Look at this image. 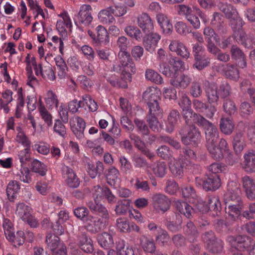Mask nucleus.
I'll use <instances>...</instances> for the list:
<instances>
[{
    "mask_svg": "<svg viewBox=\"0 0 255 255\" xmlns=\"http://www.w3.org/2000/svg\"><path fill=\"white\" fill-rule=\"evenodd\" d=\"M74 213L78 218L84 221L87 230L92 233L97 232L104 228L108 220L88 215V210L84 207L76 208Z\"/></svg>",
    "mask_w": 255,
    "mask_h": 255,
    "instance_id": "1",
    "label": "nucleus"
},
{
    "mask_svg": "<svg viewBox=\"0 0 255 255\" xmlns=\"http://www.w3.org/2000/svg\"><path fill=\"white\" fill-rule=\"evenodd\" d=\"M105 187H101L99 185L94 186L91 191V194L94 198V202L90 201L87 203V206L92 211L97 213L102 218L108 220L109 214L107 208L100 203L102 200Z\"/></svg>",
    "mask_w": 255,
    "mask_h": 255,
    "instance_id": "2",
    "label": "nucleus"
},
{
    "mask_svg": "<svg viewBox=\"0 0 255 255\" xmlns=\"http://www.w3.org/2000/svg\"><path fill=\"white\" fill-rule=\"evenodd\" d=\"M227 241L233 248L240 251L248 250V255H255V244L253 240L248 236H229Z\"/></svg>",
    "mask_w": 255,
    "mask_h": 255,
    "instance_id": "3",
    "label": "nucleus"
},
{
    "mask_svg": "<svg viewBox=\"0 0 255 255\" xmlns=\"http://www.w3.org/2000/svg\"><path fill=\"white\" fill-rule=\"evenodd\" d=\"M230 87L227 84H223L219 87L215 84H210L206 87L205 92L210 104L217 102L219 97L225 98L230 94Z\"/></svg>",
    "mask_w": 255,
    "mask_h": 255,
    "instance_id": "4",
    "label": "nucleus"
},
{
    "mask_svg": "<svg viewBox=\"0 0 255 255\" xmlns=\"http://www.w3.org/2000/svg\"><path fill=\"white\" fill-rule=\"evenodd\" d=\"M160 70L163 74L171 77L170 83L175 87L185 89L191 81V78L190 77L184 74H176V73H173L169 67L166 66V64L161 65Z\"/></svg>",
    "mask_w": 255,
    "mask_h": 255,
    "instance_id": "5",
    "label": "nucleus"
},
{
    "mask_svg": "<svg viewBox=\"0 0 255 255\" xmlns=\"http://www.w3.org/2000/svg\"><path fill=\"white\" fill-rule=\"evenodd\" d=\"M15 213L17 217L31 228H36L39 226L38 220L33 215L32 209L26 204L23 203L17 204Z\"/></svg>",
    "mask_w": 255,
    "mask_h": 255,
    "instance_id": "6",
    "label": "nucleus"
},
{
    "mask_svg": "<svg viewBox=\"0 0 255 255\" xmlns=\"http://www.w3.org/2000/svg\"><path fill=\"white\" fill-rule=\"evenodd\" d=\"M179 133L181 136L182 143L186 145L195 146L200 141V133L194 125H186Z\"/></svg>",
    "mask_w": 255,
    "mask_h": 255,
    "instance_id": "7",
    "label": "nucleus"
},
{
    "mask_svg": "<svg viewBox=\"0 0 255 255\" xmlns=\"http://www.w3.org/2000/svg\"><path fill=\"white\" fill-rule=\"evenodd\" d=\"M216 142H212L206 144L207 148L212 158L216 160L222 158L224 155H228V160L232 157L230 154L227 141L224 139H221L220 141L219 147L217 146Z\"/></svg>",
    "mask_w": 255,
    "mask_h": 255,
    "instance_id": "8",
    "label": "nucleus"
},
{
    "mask_svg": "<svg viewBox=\"0 0 255 255\" xmlns=\"http://www.w3.org/2000/svg\"><path fill=\"white\" fill-rule=\"evenodd\" d=\"M46 242L47 248L52 255H67L66 247L60 242L58 236L49 234L46 236Z\"/></svg>",
    "mask_w": 255,
    "mask_h": 255,
    "instance_id": "9",
    "label": "nucleus"
},
{
    "mask_svg": "<svg viewBox=\"0 0 255 255\" xmlns=\"http://www.w3.org/2000/svg\"><path fill=\"white\" fill-rule=\"evenodd\" d=\"M232 28L234 31V35L237 41L241 42L246 47H250L248 44L249 39H246L245 33L242 30L243 21L241 17H228Z\"/></svg>",
    "mask_w": 255,
    "mask_h": 255,
    "instance_id": "10",
    "label": "nucleus"
},
{
    "mask_svg": "<svg viewBox=\"0 0 255 255\" xmlns=\"http://www.w3.org/2000/svg\"><path fill=\"white\" fill-rule=\"evenodd\" d=\"M153 210L158 213L163 214L170 207V201L167 196L161 193H155L151 198Z\"/></svg>",
    "mask_w": 255,
    "mask_h": 255,
    "instance_id": "11",
    "label": "nucleus"
},
{
    "mask_svg": "<svg viewBox=\"0 0 255 255\" xmlns=\"http://www.w3.org/2000/svg\"><path fill=\"white\" fill-rule=\"evenodd\" d=\"M196 184L206 191L215 190L221 186V179L218 175H210L206 179L196 178Z\"/></svg>",
    "mask_w": 255,
    "mask_h": 255,
    "instance_id": "12",
    "label": "nucleus"
},
{
    "mask_svg": "<svg viewBox=\"0 0 255 255\" xmlns=\"http://www.w3.org/2000/svg\"><path fill=\"white\" fill-rule=\"evenodd\" d=\"M199 126L205 129L206 144L217 142L219 137V132L217 128L204 118H200Z\"/></svg>",
    "mask_w": 255,
    "mask_h": 255,
    "instance_id": "13",
    "label": "nucleus"
},
{
    "mask_svg": "<svg viewBox=\"0 0 255 255\" xmlns=\"http://www.w3.org/2000/svg\"><path fill=\"white\" fill-rule=\"evenodd\" d=\"M193 52L194 53L195 63L194 66L198 70H201L207 66L210 63L209 58H204L203 64L201 63L200 61L205 56V50L203 46L198 44L194 45Z\"/></svg>",
    "mask_w": 255,
    "mask_h": 255,
    "instance_id": "14",
    "label": "nucleus"
},
{
    "mask_svg": "<svg viewBox=\"0 0 255 255\" xmlns=\"http://www.w3.org/2000/svg\"><path fill=\"white\" fill-rule=\"evenodd\" d=\"M238 200L231 201V200H225L226 204V212L231 219L235 220L241 215L242 206Z\"/></svg>",
    "mask_w": 255,
    "mask_h": 255,
    "instance_id": "15",
    "label": "nucleus"
},
{
    "mask_svg": "<svg viewBox=\"0 0 255 255\" xmlns=\"http://www.w3.org/2000/svg\"><path fill=\"white\" fill-rule=\"evenodd\" d=\"M145 33L146 35L143 37V45L146 51L152 53L157 47L161 36L157 33Z\"/></svg>",
    "mask_w": 255,
    "mask_h": 255,
    "instance_id": "16",
    "label": "nucleus"
},
{
    "mask_svg": "<svg viewBox=\"0 0 255 255\" xmlns=\"http://www.w3.org/2000/svg\"><path fill=\"white\" fill-rule=\"evenodd\" d=\"M132 60L129 53L127 51H120L118 58L116 59L113 64V70L118 73L121 72L123 68L127 67L128 64Z\"/></svg>",
    "mask_w": 255,
    "mask_h": 255,
    "instance_id": "17",
    "label": "nucleus"
},
{
    "mask_svg": "<svg viewBox=\"0 0 255 255\" xmlns=\"http://www.w3.org/2000/svg\"><path fill=\"white\" fill-rule=\"evenodd\" d=\"M56 27L59 35L63 39H67L72 27V22L70 17H62V19L57 22Z\"/></svg>",
    "mask_w": 255,
    "mask_h": 255,
    "instance_id": "18",
    "label": "nucleus"
},
{
    "mask_svg": "<svg viewBox=\"0 0 255 255\" xmlns=\"http://www.w3.org/2000/svg\"><path fill=\"white\" fill-rule=\"evenodd\" d=\"M62 172L65 181L70 187L77 188L80 184L79 180L73 170L67 166H63Z\"/></svg>",
    "mask_w": 255,
    "mask_h": 255,
    "instance_id": "19",
    "label": "nucleus"
},
{
    "mask_svg": "<svg viewBox=\"0 0 255 255\" xmlns=\"http://www.w3.org/2000/svg\"><path fill=\"white\" fill-rule=\"evenodd\" d=\"M227 187V192L224 197L225 200L235 201L240 199V195L241 191L240 185L238 183L233 181H230Z\"/></svg>",
    "mask_w": 255,
    "mask_h": 255,
    "instance_id": "20",
    "label": "nucleus"
},
{
    "mask_svg": "<svg viewBox=\"0 0 255 255\" xmlns=\"http://www.w3.org/2000/svg\"><path fill=\"white\" fill-rule=\"evenodd\" d=\"M169 49L171 51L175 52L178 55L184 58H188L189 57L190 53L188 49L179 40H172L169 45Z\"/></svg>",
    "mask_w": 255,
    "mask_h": 255,
    "instance_id": "21",
    "label": "nucleus"
},
{
    "mask_svg": "<svg viewBox=\"0 0 255 255\" xmlns=\"http://www.w3.org/2000/svg\"><path fill=\"white\" fill-rule=\"evenodd\" d=\"M244 160L242 167L248 173L255 172V151H250L244 156Z\"/></svg>",
    "mask_w": 255,
    "mask_h": 255,
    "instance_id": "22",
    "label": "nucleus"
},
{
    "mask_svg": "<svg viewBox=\"0 0 255 255\" xmlns=\"http://www.w3.org/2000/svg\"><path fill=\"white\" fill-rule=\"evenodd\" d=\"M242 183L248 198L250 200H255V183L254 179L249 176H245L242 178Z\"/></svg>",
    "mask_w": 255,
    "mask_h": 255,
    "instance_id": "23",
    "label": "nucleus"
},
{
    "mask_svg": "<svg viewBox=\"0 0 255 255\" xmlns=\"http://www.w3.org/2000/svg\"><path fill=\"white\" fill-rule=\"evenodd\" d=\"M173 206L177 211L188 218H190L193 213V208L187 202L180 200H174Z\"/></svg>",
    "mask_w": 255,
    "mask_h": 255,
    "instance_id": "24",
    "label": "nucleus"
},
{
    "mask_svg": "<svg viewBox=\"0 0 255 255\" xmlns=\"http://www.w3.org/2000/svg\"><path fill=\"white\" fill-rule=\"evenodd\" d=\"M186 163H182L174 157H170L168 161L169 167L172 174L176 177H181L183 173V168Z\"/></svg>",
    "mask_w": 255,
    "mask_h": 255,
    "instance_id": "25",
    "label": "nucleus"
},
{
    "mask_svg": "<svg viewBox=\"0 0 255 255\" xmlns=\"http://www.w3.org/2000/svg\"><path fill=\"white\" fill-rule=\"evenodd\" d=\"M161 91L155 87H150L145 90L142 95L143 99L148 103V102L158 101L160 99Z\"/></svg>",
    "mask_w": 255,
    "mask_h": 255,
    "instance_id": "26",
    "label": "nucleus"
},
{
    "mask_svg": "<svg viewBox=\"0 0 255 255\" xmlns=\"http://www.w3.org/2000/svg\"><path fill=\"white\" fill-rule=\"evenodd\" d=\"M108 183L116 188L121 182L119 170L114 167L110 168L106 176Z\"/></svg>",
    "mask_w": 255,
    "mask_h": 255,
    "instance_id": "27",
    "label": "nucleus"
},
{
    "mask_svg": "<svg viewBox=\"0 0 255 255\" xmlns=\"http://www.w3.org/2000/svg\"><path fill=\"white\" fill-rule=\"evenodd\" d=\"M97 35L94 38V41L99 44H106L109 42V37L106 29L101 25L96 28Z\"/></svg>",
    "mask_w": 255,
    "mask_h": 255,
    "instance_id": "28",
    "label": "nucleus"
},
{
    "mask_svg": "<svg viewBox=\"0 0 255 255\" xmlns=\"http://www.w3.org/2000/svg\"><path fill=\"white\" fill-rule=\"evenodd\" d=\"M182 114L185 120L187 125H192V123L200 124V118H204L201 115L194 113L191 108L182 110Z\"/></svg>",
    "mask_w": 255,
    "mask_h": 255,
    "instance_id": "29",
    "label": "nucleus"
},
{
    "mask_svg": "<svg viewBox=\"0 0 255 255\" xmlns=\"http://www.w3.org/2000/svg\"><path fill=\"white\" fill-rule=\"evenodd\" d=\"M78 246L85 253L93 252V246L92 240L86 235H82L79 238Z\"/></svg>",
    "mask_w": 255,
    "mask_h": 255,
    "instance_id": "30",
    "label": "nucleus"
},
{
    "mask_svg": "<svg viewBox=\"0 0 255 255\" xmlns=\"http://www.w3.org/2000/svg\"><path fill=\"white\" fill-rule=\"evenodd\" d=\"M36 75L41 76L43 78L53 81L55 79V75L51 66L48 65L43 68L41 64H39V69H36Z\"/></svg>",
    "mask_w": 255,
    "mask_h": 255,
    "instance_id": "31",
    "label": "nucleus"
},
{
    "mask_svg": "<svg viewBox=\"0 0 255 255\" xmlns=\"http://www.w3.org/2000/svg\"><path fill=\"white\" fill-rule=\"evenodd\" d=\"M12 92L6 89L2 92V99H0V108L3 109L5 113H8L9 108L8 105L12 101Z\"/></svg>",
    "mask_w": 255,
    "mask_h": 255,
    "instance_id": "32",
    "label": "nucleus"
},
{
    "mask_svg": "<svg viewBox=\"0 0 255 255\" xmlns=\"http://www.w3.org/2000/svg\"><path fill=\"white\" fill-rule=\"evenodd\" d=\"M178 14L181 15H198L201 16L202 11L197 6H193L192 8L185 5H179L177 8Z\"/></svg>",
    "mask_w": 255,
    "mask_h": 255,
    "instance_id": "33",
    "label": "nucleus"
},
{
    "mask_svg": "<svg viewBox=\"0 0 255 255\" xmlns=\"http://www.w3.org/2000/svg\"><path fill=\"white\" fill-rule=\"evenodd\" d=\"M54 61L57 68L58 76L60 79L65 78L67 74L68 67L63 59L60 56H56Z\"/></svg>",
    "mask_w": 255,
    "mask_h": 255,
    "instance_id": "34",
    "label": "nucleus"
},
{
    "mask_svg": "<svg viewBox=\"0 0 255 255\" xmlns=\"http://www.w3.org/2000/svg\"><path fill=\"white\" fill-rule=\"evenodd\" d=\"M179 119V113L177 110H172L169 114L166 124V131L172 132L177 123Z\"/></svg>",
    "mask_w": 255,
    "mask_h": 255,
    "instance_id": "35",
    "label": "nucleus"
},
{
    "mask_svg": "<svg viewBox=\"0 0 255 255\" xmlns=\"http://www.w3.org/2000/svg\"><path fill=\"white\" fill-rule=\"evenodd\" d=\"M98 241L100 246L105 249L112 247L114 244L112 236L106 232L99 235L98 237Z\"/></svg>",
    "mask_w": 255,
    "mask_h": 255,
    "instance_id": "36",
    "label": "nucleus"
},
{
    "mask_svg": "<svg viewBox=\"0 0 255 255\" xmlns=\"http://www.w3.org/2000/svg\"><path fill=\"white\" fill-rule=\"evenodd\" d=\"M231 53L232 58L237 61L239 67L244 68L246 66L245 55L238 47L236 46H232Z\"/></svg>",
    "mask_w": 255,
    "mask_h": 255,
    "instance_id": "37",
    "label": "nucleus"
},
{
    "mask_svg": "<svg viewBox=\"0 0 255 255\" xmlns=\"http://www.w3.org/2000/svg\"><path fill=\"white\" fill-rule=\"evenodd\" d=\"M234 123L230 118H222L220 122L221 131L225 134H230L234 128Z\"/></svg>",
    "mask_w": 255,
    "mask_h": 255,
    "instance_id": "38",
    "label": "nucleus"
},
{
    "mask_svg": "<svg viewBox=\"0 0 255 255\" xmlns=\"http://www.w3.org/2000/svg\"><path fill=\"white\" fill-rule=\"evenodd\" d=\"M20 190L19 183L15 180L10 181L6 188V194L9 200H14Z\"/></svg>",
    "mask_w": 255,
    "mask_h": 255,
    "instance_id": "39",
    "label": "nucleus"
},
{
    "mask_svg": "<svg viewBox=\"0 0 255 255\" xmlns=\"http://www.w3.org/2000/svg\"><path fill=\"white\" fill-rule=\"evenodd\" d=\"M2 226L6 239L8 241H13L14 231L13 224L10 220L7 218H4Z\"/></svg>",
    "mask_w": 255,
    "mask_h": 255,
    "instance_id": "40",
    "label": "nucleus"
},
{
    "mask_svg": "<svg viewBox=\"0 0 255 255\" xmlns=\"http://www.w3.org/2000/svg\"><path fill=\"white\" fill-rule=\"evenodd\" d=\"M138 24L145 33L150 32L153 28L150 17H138Z\"/></svg>",
    "mask_w": 255,
    "mask_h": 255,
    "instance_id": "41",
    "label": "nucleus"
},
{
    "mask_svg": "<svg viewBox=\"0 0 255 255\" xmlns=\"http://www.w3.org/2000/svg\"><path fill=\"white\" fill-rule=\"evenodd\" d=\"M129 71L132 73L136 72L135 65L132 61V60L128 64L127 67L125 68H123V70L121 72L122 73V79L127 82H130L132 79L131 75L129 73Z\"/></svg>",
    "mask_w": 255,
    "mask_h": 255,
    "instance_id": "42",
    "label": "nucleus"
},
{
    "mask_svg": "<svg viewBox=\"0 0 255 255\" xmlns=\"http://www.w3.org/2000/svg\"><path fill=\"white\" fill-rule=\"evenodd\" d=\"M146 122L149 128L154 132H159L162 128V124L157 120L155 115H148Z\"/></svg>",
    "mask_w": 255,
    "mask_h": 255,
    "instance_id": "43",
    "label": "nucleus"
},
{
    "mask_svg": "<svg viewBox=\"0 0 255 255\" xmlns=\"http://www.w3.org/2000/svg\"><path fill=\"white\" fill-rule=\"evenodd\" d=\"M145 77L147 81H151L156 84H161L163 83V80L161 76L157 72L151 69L146 70Z\"/></svg>",
    "mask_w": 255,
    "mask_h": 255,
    "instance_id": "44",
    "label": "nucleus"
},
{
    "mask_svg": "<svg viewBox=\"0 0 255 255\" xmlns=\"http://www.w3.org/2000/svg\"><path fill=\"white\" fill-rule=\"evenodd\" d=\"M41 101V99L40 97L39 99V105L38 107L40 115L47 126L50 127L52 125V117L45 107L42 105Z\"/></svg>",
    "mask_w": 255,
    "mask_h": 255,
    "instance_id": "45",
    "label": "nucleus"
},
{
    "mask_svg": "<svg viewBox=\"0 0 255 255\" xmlns=\"http://www.w3.org/2000/svg\"><path fill=\"white\" fill-rule=\"evenodd\" d=\"M154 175L158 177L162 178L166 174L167 169L166 163L164 162H158L155 165L151 168Z\"/></svg>",
    "mask_w": 255,
    "mask_h": 255,
    "instance_id": "46",
    "label": "nucleus"
},
{
    "mask_svg": "<svg viewBox=\"0 0 255 255\" xmlns=\"http://www.w3.org/2000/svg\"><path fill=\"white\" fill-rule=\"evenodd\" d=\"M21 166L20 170L15 175L16 178L24 183H30L31 181V178L29 169L26 167Z\"/></svg>",
    "mask_w": 255,
    "mask_h": 255,
    "instance_id": "47",
    "label": "nucleus"
},
{
    "mask_svg": "<svg viewBox=\"0 0 255 255\" xmlns=\"http://www.w3.org/2000/svg\"><path fill=\"white\" fill-rule=\"evenodd\" d=\"M218 7L226 16H237L239 14L237 9L231 4L220 2Z\"/></svg>",
    "mask_w": 255,
    "mask_h": 255,
    "instance_id": "48",
    "label": "nucleus"
},
{
    "mask_svg": "<svg viewBox=\"0 0 255 255\" xmlns=\"http://www.w3.org/2000/svg\"><path fill=\"white\" fill-rule=\"evenodd\" d=\"M162 64H166V66L169 67L173 73H176V74H178L177 73L178 70L186 69L182 61L174 58L170 59L169 64L162 63L160 64V66Z\"/></svg>",
    "mask_w": 255,
    "mask_h": 255,
    "instance_id": "49",
    "label": "nucleus"
},
{
    "mask_svg": "<svg viewBox=\"0 0 255 255\" xmlns=\"http://www.w3.org/2000/svg\"><path fill=\"white\" fill-rule=\"evenodd\" d=\"M141 245L145 252L152 253L155 250V246L154 241L145 237L141 239Z\"/></svg>",
    "mask_w": 255,
    "mask_h": 255,
    "instance_id": "50",
    "label": "nucleus"
},
{
    "mask_svg": "<svg viewBox=\"0 0 255 255\" xmlns=\"http://www.w3.org/2000/svg\"><path fill=\"white\" fill-rule=\"evenodd\" d=\"M31 168L33 172L38 173L41 176L45 175L47 171L46 166L37 159H34L32 161Z\"/></svg>",
    "mask_w": 255,
    "mask_h": 255,
    "instance_id": "51",
    "label": "nucleus"
},
{
    "mask_svg": "<svg viewBox=\"0 0 255 255\" xmlns=\"http://www.w3.org/2000/svg\"><path fill=\"white\" fill-rule=\"evenodd\" d=\"M157 20L164 33H168L172 31V24L168 17H157Z\"/></svg>",
    "mask_w": 255,
    "mask_h": 255,
    "instance_id": "52",
    "label": "nucleus"
},
{
    "mask_svg": "<svg viewBox=\"0 0 255 255\" xmlns=\"http://www.w3.org/2000/svg\"><path fill=\"white\" fill-rule=\"evenodd\" d=\"M125 242L120 240L116 243V248L120 255H134V251L131 247L125 248Z\"/></svg>",
    "mask_w": 255,
    "mask_h": 255,
    "instance_id": "53",
    "label": "nucleus"
},
{
    "mask_svg": "<svg viewBox=\"0 0 255 255\" xmlns=\"http://www.w3.org/2000/svg\"><path fill=\"white\" fill-rule=\"evenodd\" d=\"M26 64V71L27 73H32V68L33 67L36 73V69H39V65H37L35 57L30 54H27L25 60Z\"/></svg>",
    "mask_w": 255,
    "mask_h": 255,
    "instance_id": "54",
    "label": "nucleus"
},
{
    "mask_svg": "<svg viewBox=\"0 0 255 255\" xmlns=\"http://www.w3.org/2000/svg\"><path fill=\"white\" fill-rule=\"evenodd\" d=\"M208 206L209 209L212 210L216 212L217 216H218V212L221 208V202L218 197L211 196L208 197Z\"/></svg>",
    "mask_w": 255,
    "mask_h": 255,
    "instance_id": "55",
    "label": "nucleus"
},
{
    "mask_svg": "<svg viewBox=\"0 0 255 255\" xmlns=\"http://www.w3.org/2000/svg\"><path fill=\"white\" fill-rule=\"evenodd\" d=\"M233 147L236 152L239 153L244 149V140L243 134L241 132L237 133L234 138Z\"/></svg>",
    "mask_w": 255,
    "mask_h": 255,
    "instance_id": "56",
    "label": "nucleus"
},
{
    "mask_svg": "<svg viewBox=\"0 0 255 255\" xmlns=\"http://www.w3.org/2000/svg\"><path fill=\"white\" fill-rule=\"evenodd\" d=\"M185 233L189 236L188 239L190 242H193L197 236L198 232L195 226L191 222H189L184 228Z\"/></svg>",
    "mask_w": 255,
    "mask_h": 255,
    "instance_id": "57",
    "label": "nucleus"
},
{
    "mask_svg": "<svg viewBox=\"0 0 255 255\" xmlns=\"http://www.w3.org/2000/svg\"><path fill=\"white\" fill-rule=\"evenodd\" d=\"M125 32L130 37L135 39L137 41H141L142 37L140 30L136 27L128 26L126 27Z\"/></svg>",
    "mask_w": 255,
    "mask_h": 255,
    "instance_id": "58",
    "label": "nucleus"
},
{
    "mask_svg": "<svg viewBox=\"0 0 255 255\" xmlns=\"http://www.w3.org/2000/svg\"><path fill=\"white\" fill-rule=\"evenodd\" d=\"M182 194L184 198L188 199L191 202H193V201L197 197L195 191L190 186L183 187L182 188Z\"/></svg>",
    "mask_w": 255,
    "mask_h": 255,
    "instance_id": "59",
    "label": "nucleus"
},
{
    "mask_svg": "<svg viewBox=\"0 0 255 255\" xmlns=\"http://www.w3.org/2000/svg\"><path fill=\"white\" fill-rule=\"evenodd\" d=\"M155 235L156 242L161 246L166 244L170 240L167 232L163 229H159V232Z\"/></svg>",
    "mask_w": 255,
    "mask_h": 255,
    "instance_id": "60",
    "label": "nucleus"
},
{
    "mask_svg": "<svg viewBox=\"0 0 255 255\" xmlns=\"http://www.w3.org/2000/svg\"><path fill=\"white\" fill-rule=\"evenodd\" d=\"M224 72L228 78L234 80L236 81L239 78V71L233 65H227Z\"/></svg>",
    "mask_w": 255,
    "mask_h": 255,
    "instance_id": "61",
    "label": "nucleus"
},
{
    "mask_svg": "<svg viewBox=\"0 0 255 255\" xmlns=\"http://www.w3.org/2000/svg\"><path fill=\"white\" fill-rule=\"evenodd\" d=\"M208 249L214 253H219L223 248V242L220 239L215 238L210 243H208Z\"/></svg>",
    "mask_w": 255,
    "mask_h": 255,
    "instance_id": "62",
    "label": "nucleus"
},
{
    "mask_svg": "<svg viewBox=\"0 0 255 255\" xmlns=\"http://www.w3.org/2000/svg\"><path fill=\"white\" fill-rule=\"evenodd\" d=\"M30 147H25L24 149L20 150L17 154L18 158L21 163V166L25 164L30 159Z\"/></svg>",
    "mask_w": 255,
    "mask_h": 255,
    "instance_id": "63",
    "label": "nucleus"
},
{
    "mask_svg": "<svg viewBox=\"0 0 255 255\" xmlns=\"http://www.w3.org/2000/svg\"><path fill=\"white\" fill-rule=\"evenodd\" d=\"M83 105L86 104L89 108L90 111L94 112L98 109V106L94 100L92 99L90 96L88 95H84L82 97Z\"/></svg>",
    "mask_w": 255,
    "mask_h": 255,
    "instance_id": "64",
    "label": "nucleus"
}]
</instances>
